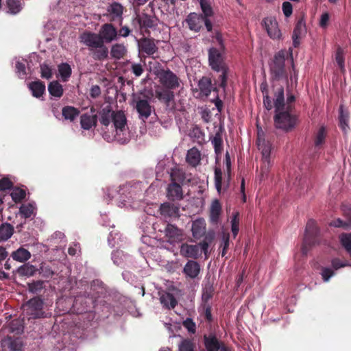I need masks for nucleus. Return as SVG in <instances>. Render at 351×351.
<instances>
[{
  "label": "nucleus",
  "mask_w": 351,
  "mask_h": 351,
  "mask_svg": "<svg viewBox=\"0 0 351 351\" xmlns=\"http://www.w3.org/2000/svg\"><path fill=\"white\" fill-rule=\"evenodd\" d=\"M99 115V122L104 127L102 128L103 130L108 128L111 122L113 123L111 126L112 135L105 132L103 134L104 139L109 141L114 138L121 144L128 141L127 119L123 111H113L110 106H107L100 110Z\"/></svg>",
  "instance_id": "obj_1"
},
{
  "label": "nucleus",
  "mask_w": 351,
  "mask_h": 351,
  "mask_svg": "<svg viewBox=\"0 0 351 351\" xmlns=\"http://www.w3.org/2000/svg\"><path fill=\"white\" fill-rule=\"evenodd\" d=\"M274 104L275 127L285 132L292 130L298 123V117L291 114L293 108L291 105H288L285 108V90L282 86L274 88Z\"/></svg>",
  "instance_id": "obj_2"
},
{
  "label": "nucleus",
  "mask_w": 351,
  "mask_h": 351,
  "mask_svg": "<svg viewBox=\"0 0 351 351\" xmlns=\"http://www.w3.org/2000/svg\"><path fill=\"white\" fill-rule=\"evenodd\" d=\"M81 42L88 47L90 55L93 60L103 61L108 57L109 51L105 43L96 36L93 38L82 34L80 36Z\"/></svg>",
  "instance_id": "obj_3"
},
{
  "label": "nucleus",
  "mask_w": 351,
  "mask_h": 351,
  "mask_svg": "<svg viewBox=\"0 0 351 351\" xmlns=\"http://www.w3.org/2000/svg\"><path fill=\"white\" fill-rule=\"evenodd\" d=\"M287 57L288 55L285 50H280L276 53L269 62V71L274 80H285L288 86V73L285 66Z\"/></svg>",
  "instance_id": "obj_4"
},
{
  "label": "nucleus",
  "mask_w": 351,
  "mask_h": 351,
  "mask_svg": "<svg viewBox=\"0 0 351 351\" xmlns=\"http://www.w3.org/2000/svg\"><path fill=\"white\" fill-rule=\"evenodd\" d=\"M208 61L213 70L221 72L219 77L220 80L219 86L224 89L227 85L228 68L224 62L222 53L217 48H210L208 50Z\"/></svg>",
  "instance_id": "obj_5"
},
{
  "label": "nucleus",
  "mask_w": 351,
  "mask_h": 351,
  "mask_svg": "<svg viewBox=\"0 0 351 351\" xmlns=\"http://www.w3.org/2000/svg\"><path fill=\"white\" fill-rule=\"evenodd\" d=\"M319 243V230L315 220L310 219L306 223L305 234L301 247L302 253L306 256L311 247Z\"/></svg>",
  "instance_id": "obj_6"
},
{
  "label": "nucleus",
  "mask_w": 351,
  "mask_h": 351,
  "mask_svg": "<svg viewBox=\"0 0 351 351\" xmlns=\"http://www.w3.org/2000/svg\"><path fill=\"white\" fill-rule=\"evenodd\" d=\"M83 34L92 38H93V36H96L104 43H110L116 40L118 38V30L112 23H109L102 25L98 34L91 32H85Z\"/></svg>",
  "instance_id": "obj_7"
},
{
  "label": "nucleus",
  "mask_w": 351,
  "mask_h": 351,
  "mask_svg": "<svg viewBox=\"0 0 351 351\" xmlns=\"http://www.w3.org/2000/svg\"><path fill=\"white\" fill-rule=\"evenodd\" d=\"M157 75L163 88L176 90L180 86L181 80L169 69H160Z\"/></svg>",
  "instance_id": "obj_8"
},
{
  "label": "nucleus",
  "mask_w": 351,
  "mask_h": 351,
  "mask_svg": "<svg viewBox=\"0 0 351 351\" xmlns=\"http://www.w3.org/2000/svg\"><path fill=\"white\" fill-rule=\"evenodd\" d=\"M186 23L188 25L189 28L195 32L200 31L203 27V24L205 25L208 32H212L213 25L209 19L203 17L202 14H197L195 12L190 13L186 19Z\"/></svg>",
  "instance_id": "obj_9"
},
{
  "label": "nucleus",
  "mask_w": 351,
  "mask_h": 351,
  "mask_svg": "<svg viewBox=\"0 0 351 351\" xmlns=\"http://www.w3.org/2000/svg\"><path fill=\"white\" fill-rule=\"evenodd\" d=\"M43 306V300L40 297H34L27 302L25 304L26 313L32 319L45 317Z\"/></svg>",
  "instance_id": "obj_10"
},
{
  "label": "nucleus",
  "mask_w": 351,
  "mask_h": 351,
  "mask_svg": "<svg viewBox=\"0 0 351 351\" xmlns=\"http://www.w3.org/2000/svg\"><path fill=\"white\" fill-rule=\"evenodd\" d=\"M256 144L263 156L261 171L266 173L270 167L271 144L269 141L261 139L259 133L258 134Z\"/></svg>",
  "instance_id": "obj_11"
},
{
  "label": "nucleus",
  "mask_w": 351,
  "mask_h": 351,
  "mask_svg": "<svg viewBox=\"0 0 351 351\" xmlns=\"http://www.w3.org/2000/svg\"><path fill=\"white\" fill-rule=\"evenodd\" d=\"M261 24L267 31L270 38L273 40L281 38L282 34L275 18L271 16L264 18Z\"/></svg>",
  "instance_id": "obj_12"
},
{
  "label": "nucleus",
  "mask_w": 351,
  "mask_h": 351,
  "mask_svg": "<svg viewBox=\"0 0 351 351\" xmlns=\"http://www.w3.org/2000/svg\"><path fill=\"white\" fill-rule=\"evenodd\" d=\"M0 345L2 351H21L23 346L21 337L10 335L2 339Z\"/></svg>",
  "instance_id": "obj_13"
},
{
  "label": "nucleus",
  "mask_w": 351,
  "mask_h": 351,
  "mask_svg": "<svg viewBox=\"0 0 351 351\" xmlns=\"http://www.w3.org/2000/svg\"><path fill=\"white\" fill-rule=\"evenodd\" d=\"M173 90L170 88H163L156 91V97L158 99L163 102L166 105L167 108L171 110L174 109L175 95Z\"/></svg>",
  "instance_id": "obj_14"
},
{
  "label": "nucleus",
  "mask_w": 351,
  "mask_h": 351,
  "mask_svg": "<svg viewBox=\"0 0 351 351\" xmlns=\"http://www.w3.org/2000/svg\"><path fill=\"white\" fill-rule=\"evenodd\" d=\"M165 233L170 243H180L184 239L183 230L171 223L167 225Z\"/></svg>",
  "instance_id": "obj_15"
},
{
  "label": "nucleus",
  "mask_w": 351,
  "mask_h": 351,
  "mask_svg": "<svg viewBox=\"0 0 351 351\" xmlns=\"http://www.w3.org/2000/svg\"><path fill=\"white\" fill-rule=\"evenodd\" d=\"M134 107L138 113L139 119L143 121L147 119L151 115L152 108L147 99L138 98L136 101Z\"/></svg>",
  "instance_id": "obj_16"
},
{
  "label": "nucleus",
  "mask_w": 351,
  "mask_h": 351,
  "mask_svg": "<svg viewBox=\"0 0 351 351\" xmlns=\"http://www.w3.org/2000/svg\"><path fill=\"white\" fill-rule=\"evenodd\" d=\"M223 343L214 333L204 335V344L206 351H219Z\"/></svg>",
  "instance_id": "obj_17"
},
{
  "label": "nucleus",
  "mask_w": 351,
  "mask_h": 351,
  "mask_svg": "<svg viewBox=\"0 0 351 351\" xmlns=\"http://www.w3.org/2000/svg\"><path fill=\"white\" fill-rule=\"evenodd\" d=\"M167 196L171 201H180L183 199L182 185L176 182H171L167 189Z\"/></svg>",
  "instance_id": "obj_18"
},
{
  "label": "nucleus",
  "mask_w": 351,
  "mask_h": 351,
  "mask_svg": "<svg viewBox=\"0 0 351 351\" xmlns=\"http://www.w3.org/2000/svg\"><path fill=\"white\" fill-rule=\"evenodd\" d=\"M107 12L110 21H119L120 23H122L123 7L119 3H111L108 6Z\"/></svg>",
  "instance_id": "obj_19"
},
{
  "label": "nucleus",
  "mask_w": 351,
  "mask_h": 351,
  "mask_svg": "<svg viewBox=\"0 0 351 351\" xmlns=\"http://www.w3.org/2000/svg\"><path fill=\"white\" fill-rule=\"evenodd\" d=\"M138 46L140 51L142 53H146L147 56L153 55L158 49L155 43L154 39L149 38H141Z\"/></svg>",
  "instance_id": "obj_20"
},
{
  "label": "nucleus",
  "mask_w": 351,
  "mask_h": 351,
  "mask_svg": "<svg viewBox=\"0 0 351 351\" xmlns=\"http://www.w3.org/2000/svg\"><path fill=\"white\" fill-rule=\"evenodd\" d=\"M180 255L185 258L197 259L199 256V246L197 245H189L182 243L180 248Z\"/></svg>",
  "instance_id": "obj_21"
},
{
  "label": "nucleus",
  "mask_w": 351,
  "mask_h": 351,
  "mask_svg": "<svg viewBox=\"0 0 351 351\" xmlns=\"http://www.w3.org/2000/svg\"><path fill=\"white\" fill-rule=\"evenodd\" d=\"M160 213L164 217H178L180 208L170 202H165L160 205Z\"/></svg>",
  "instance_id": "obj_22"
},
{
  "label": "nucleus",
  "mask_w": 351,
  "mask_h": 351,
  "mask_svg": "<svg viewBox=\"0 0 351 351\" xmlns=\"http://www.w3.org/2000/svg\"><path fill=\"white\" fill-rule=\"evenodd\" d=\"M200 272L199 264L192 260L187 261L183 269V273L191 278H195Z\"/></svg>",
  "instance_id": "obj_23"
},
{
  "label": "nucleus",
  "mask_w": 351,
  "mask_h": 351,
  "mask_svg": "<svg viewBox=\"0 0 351 351\" xmlns=\"http://www.w3.org/2000/svg\"><path fill=\"white\" fill-rule=\"evenodd\" d=\"M137 21L141 29L154 28L158 25L157 18L147 14H143L142 16H138Z\"/></svg>",
  "instance_id": "obj_24"
},
{
  "label": "nucleus",
  "mask_w": 351,
  "mask_h": 351,
  "mask_svg": "<svg viewBox=\"0 0 351 351\" xmlns=\"http://www.w3.org/2000/svg\"><path fill=\"white\" fill-rule=\"evenodd\" d=\"M171 182H176L180 185H184L190 183L191 180L186 178V173L180 169H173L170 173Z\"/></svg>",
  "instance_id": "obj_25"
},
{
  "label": "nucleus",
  "mask_w": 351,
  "mask_h": 351,
  "mask_svg": "<svg viewBox=\"0 0 351 351\" xmlns=\"http://www.w3.org/2000/svg\"><path fill=\"white\" fill-rule=\"evenodd\" d=\"M192 234L194 238L200 239L206 233V223L204 219H199L193 221L192 224Z\"/></svg>",
  "instance_id": "obj_26"
},
{
  "label": "nucleus",
  "mask_w": 351,
  "mask_h": 351,
  "mask_svg": "<svg viewBox=\"0 0 351 351\" xmlns=\"http://www.w3.org/2000/svg\"><path fill=\"white\" fill-rule=\"evenodd\" d=\"M38 269L39 275L45 279L52 278L56 274V271L50 263L42 262Z\"/></svg>",
  "instance_id": "obj_27"
},
{
  "label": "nucleus",
  "mask_w": 351,
  "mask_h": 351,
  "mask_svg": "<svg viewBox=\"0 0 351 351\" xmlns=\"http://www.w3.org/2000/svg\"><path fill=\"white\" fill-rule=\"evenodd\" d=\"M97 123V116L96 114L90 115L83 114L80 117L81 127L86 130H90L93 126L95 127Z\"/></svg>",
  "instance_id": "obj_28"
},
{
  "label": "nucleus",
  "mask_w": 351,
  "mask_h": 351,
  "mask_svg": "<svg viewBox=\"0 0 351 351\" xmlns=\"http://www.w3.org/2000/svg\"><path fill=\"white\" fill-rule=\"evenodd\" d=\"M24 2L23 0H6L5 8L8 9L7 12L15 15L19 14L23 9Z\"/></svg>",
  "instance_id": "obj_29"
},
{
  "label": "nucleus",
  "mask_w": 351,
  "mask_h": 351,
  "mask_svg": "<svg viewBox=\"0 0 351 351\" xmlns=\"http://www.w3.org/2000/svg\"><path fill=\"white\" fill-rule=\"evenodd\" d=\"M198 88L202 95L208 97L213 89L210 78L207 77H202L198 82Z\"/></svg>",
  "instance_id": "obj_30"
},
{
  "label": "nucleus",
  "mask_w": 351,
  "mask_h": 351,
  "mask_svg": "<svg viewBox=\"0 0 351 351\" xmlns=\"http://www.w3.org/2000/svg\"><path fill=\"white\" fill-rule=\"evenodd\" d=\"M28 87L32 95L36 98L40 97L45 92V84L40 80L30 82Z\"/></svg>",
  "instance_id": "obj_31"
},
{
  "label": "nucleus",
  "mask_w": 351,
  "mask_h": 351,
  "mask_svg": "<svg viewBox=\"0 0 351 351\" xmlns=\"http://www.w3.org/2000/svg\"><path fill=\"white\" fill-rule=\"evenodd\" d=\"M200 152L196 147L190 149L186 154V160L192 167H196L200 162Z\"/></svg>",
  "instance_id": "obj_32"
},
{
  "label": "nucleus",
  "mask_w": 351,
  "mask_h": 351,
  "mask_svg": "<svg viewBox=\"0 0 351 351\" xmlns=\"http://www.w3.org/2000/svg\"><path fill=\"white\" fill-rule=\"evenodd\" d=\"M12 258L16 261L23 263L29 260L31 257V253L23 247L14 251L11 254Z\"/></svg>",
  "instance_id": "obj_33"
},
{
  "label": "nucleus",
  "mask_w": 351,
  "mask_h": 351,
  "mask_svg": "<svg viewBox=\"0 0 351 351\" xmlns=\"http://www.w3.org/2000/svg\"><path fill=\"white\" fill-rule=\"evenodd\" d=\"M127 53V49L123 44L117 43L112 46L110 54L112 58L120 60L123 58Z\"/></svg>",
  "instance_id": "obj_34"
},
{
  "label": "nucleus",
  "mask_w": 351,
  "mask_h": 351,
  "mask_svg": "<svg viewBox=\"0 0 351 351\" xmlns=\"http://www.w3.org/2000/svg\"><path fill=\"white\" fill-rule=\"evenodd\" d=\"M80 113V111L77 108L71 106H66L62 109V117L70 121H73Z\"/></svg>",
  "instance_id": "obj_35"
},
{
  "label": "nucleus",
  "mask_w": 351,
  "mask_h": 351,
  "mask_svg": "<svg viewBox=\"0 0 351 351\" xmlns=\"http://www.w3.org/2000/svg\"><path fill=\"white\" fill-rule=\"evenodd\" d=\"M221 213V206L218 199H215L211 204L210 218L213 223H217Z\"/></svg>",
  "instance_id": "obj_36"
},
{
  "label": "nucleus",
  "mask_w": 351,
  "mask_h": 351,
  "mask_svg": "<svg viewBox=\"0 0 351 351\" xmlns=\"http://www.w3.org/2000/svg\"><path fill=\"white\" fill-rule=\"evenodd\" d=\"M160 300L164 307L168 309L174 308L178 304V302L173 294L170 293H163Z\"/></svg>",
  "instance_id": "obj_37"
},
{
  "label": "nucleus",
  "mask_w": 351,
  "mask_h": 351,
  "mask_svg": "<svg viewBox=\"0 0 351 351\" xmlns=\"http://www.w3.org/2000/svg\"><path fill=\"white\" fill-rule=\"evenodd\" d=\"M14 233V227L9 223H3L0 225V239L7 241Z\"/></svg>",
  "instance_id": "obj_38"
},
{
  "label": "nucleus",
  "mask_w": 351,
  "mask_h": 351,
  "mask_svg": "<svg viewBox=\"0 0 351 351\" xmlns=\"http://www.w3.org/2000/svg\"><path fill=\"white\" fill-rule=\"evenodd\" d=\"M48 91L51 95L58 98L61 97L64 93L62 86L58 81H53L49 84Z\"/></svg>",
  "instance_id": "obj_39"
},
{
  "label": "nucleus",
  "mask_w": 351,
  "mask_h": 351,
  "mask_svg": "<svg viewBox=\"0 0 351 351\" xmlns=\"http://www.w3.org/2000/svg\"><path fill=\"white\" fill-rule=\"evenodd\" d=\"M36 206L34 203L23 204L19 208L20 215L24 218H29L32 215H35Z\"/></svg>",
  "instance_id": "obj_40"
},
{
  "label": "nucleus",
  "mask_w": 351,
  "mask_h": 351,
  "mask_svg": "<svg viewBox=\"0 0 351 351\" xmlns=\"http://www.w3.org/2000/svg\"><path fill=\"white\" fill-rule=\"evenodd\" d=\"M348 112L344 111L343 106H340L339 110V125L344 132H346L348 128Z\"/></svg>",
  "instance_id": "obj_41"
},
{
  "label": "nucleus",
  "mask_w": 351,
  "mask_h": 351,
  "mask_svg": "<svg viewBox=\"0 0 351 351\" xmlns=\"http://www.w3.org/2000/svg\"><path fill=\"white\" fill-rule=\"evenodd\" d=\"M58 72L63 82H67L71 75L72 70L68 63H61L58 65Z\"/></svg>",
  "instance_id": "obj_42"
},
{
  "label": "nucleus",
  "mask_w": 351,
  "mask_h": 351,
  "mask_svg": "<svg viewBox=\"0 0 351 351\" xmlns=\"http://www.w3.org/2000/svg\"><path fill=\"white\" fill-rule=\"evenodd\" d=\"M38 267L30 264H26L20 267L19 271L21 274L27 276H34L38 273Z\"/></svg>",
  "instance_id": "obj_43"
},
{
  "label": "nucleus",
  "mask_w": 351,
  "mask_h": 351,
  "mask_svg": "<svg viewBox=\"0 0 351 351\" xmlns=\"http://www.w3.org/2000/svg\"><path fill=\"white\" fill-rule=\"evenodd\" d=\"M179 351H195V343L193 339H184L178 345Z\"/></svg>",
  "instance_id": "obj_44"
},
{
  "label": "nucleus",
  "mask_w": 351,
  "mask_h": 351,
  "mask_svg": "<svg viewBox=\"0 0 351 351\" xmlns=\"http://www.w3.org/2000/svg\"><path fill=\"white\" fill-rule=\"evenodd\" d=\"M341 244L346 249L351 257V234L342 233L339 236Z\"/></svg>",
  "instance_id": "obj_45"
},
{
  "label": "nucleus",
  "mask_w": 351,
  "mask_h": 351,
  "mask_svg": "<svg viewBox=\"0 0 351 351\" xmlns=\"http://www.w3.org/2000/svg\"><path fill=\"white\" fill-rule=\"evenodd\" d=\"M200 7L203 12V17L208 19L213 15V10L208 0H200Z\"/></svg>",
  "instance_id": "obj_46"
},
{
  "label": "nucleus",
  "mask_w": 351,
  "mask_h": 351,
  "mask_svg": "<svg viewBox=\"0 0 351 351\" xmlns=\"http://www.w3.org/2000/svg\"><path fill=\"white\" fill-rule=\"evenodd\" d=\"M230 245V234L226 232H223L221 235V243L220 247H222L221 256L224 257Z\"/></svg>",
  "instance_id": "obj_47"
},
{
  "label": "nucleus",
  "mask_w": 351,
  "mask_h": 351,
  "mask_svg": "<svg viewBox=\"0 0 351 351\" xmlns=\"http://www.w3.org/2000/svg\"><path fill=\"white\" fill-rule=\"evenodd\" d=\"M10 195L13 201L15 203H18L25 198L26 192L24 189L16 187L13 189Z\"/></svg>",
  "instance_id": "obj_48"
},
{
  "label": "nucleus",
  "mask_w": 351,
  "mask_h": 351,
  "mask_svg": "<svg viewBox=\"0 0 351 351\" xmlns=\"http://www.w3.org/2000/svg\"><path fill=\"white\" fill-rule=\"evenodd\" d=\"M231 230L234 237L235 238L239 231V213L235 212L233 213L231 219Z\"/></svg>",
  "instance_id": "obj_49"
},
{
  "label": "nucleus",
  "mask_w": 351,
  "mask_h": 351,
  "mask_svg": "<svg viewBox=\"0 0 351 351\" xmlns=\"http://www.w3.org/2000/svg\"><path fill=\"white\" fill-rule=\"evenodd\" d=\"M45 288L44 281L36 280L31 283H28V290L33 293H38Z\"/></svg>",
  "instance_id": "obj_50"
},
{
  "label": "nucleus",
  "mask_w": 351,
  "mask_h": 351,
  "mask_svg": "<svg viewBox=\"0 0 351 351\" xmlns=\"http://www.w3.org/2000/svg\"><path fill=\"white\" fill-rule=\"evenodd\" d=\"M190 136L193 138L194 141L201 143L204 141V134L199 128L195 127L190 132Z\"/></svg>",
  "instance_id": "obj_51"
},
{
  "label": "nucleus",
  "mask_w": 351,
  "mask_h": 351,
  "mask_svg": "<svg viewBox=\"0 0 351 351\" xmlns=\"http://www.w3.org/2000/svg\"><path fill=\"white\" fill-rule=\"evenodd\" d=\"M261 89L263 94V105L267 110H270L274 106V104L272 103L271 97L268 95V90L266 86L263 87V86H261Z\"/></svg>",
  "instance_id": "obj_52"
},
{
  "label": "nucleus",
  "mask_w": 351,
  "mask_h": 351,
  "mask_svg": "<svg viewBox=\"0 0 351 351\" xmlns=\"http://www.w3.org/2000/svg\"><path fill=\"white\" fill-rule=\"evenodd\" d=\"M212 144L213 145L215 152L216 154H221L223 149V141L221 136L219 133H217L212 140Z\"/></svg>",
  "instance_id": "obj_53"
},
{
  "label": "nucleus",
  "mask_w": 351,
  "mask_h": 351,
  "mask_svg": "<svg viewBox=\"0 0 351 351\" xmlns=\"http://www.w3.org/2000/svg\"><path fill=\"white\" fill-rule=\"evenodd\" d=\"M330 226H333L335 228H342L345 230L351 229V224L347 220L343 221L340 218L335 219L330 223Z\"/></svg>",
  "instance_id": "obj_54"
},
{
  "label": "nucleus",
  "mask_w": 351,
  "mask_h": 351,
  "mask_svg": "<svg viewBox=\"0 0 351 351\" xmlns=\"http://www.w3.org/2000/svg\"><path fill=\"white\" fill-rule=\"evenodd\" d=\"M40 76L47 80L51 79L53 76L51 68L45 62L40 64Z\"/></svg>",
  "instance_id": "obj_55"
},
{
  "label": "nucleus",
  "mask_w": 351,
  "mask_h": 351,
  "mask_svg": "<svg viewBox=\"0 0 351 351\" xmlns=\"http://www.w3.org/2000/svg\"><path fill=\"white\" fill-rule=\"evenodd\" d=\"M326 136V132L325 128L324 126L320 127L315 136V146H319L322 145L325 141Z\"/></svg>",
  "instance_id": "obj_56"
},
{
  "label": "nucleus",
  "mask_w": 351,
  "mask_h": 351,
  "mask_svg": "<svg viewBox=\"0 0 351 351\" xmlns=\"http://www.w3.org/2000/svg\"><path fill=\"white\" fill-rule=\"evenodd\" d=\"M335 60L340 68V69H344V56H343V49L338 46L335 53Z\"/></svg>",
  "instance_id": "obj_57"
},
{
  "label": "nucleus",
  "mask_w": 351,
  "mask_h": 351,
  "mask_svg": "<svg viewBox=\"0 0 351 351\" xmlns=\"http://www.w3.org/2000/svg\"><path fill=\"white\" fill-rule=\"evenodd\" d=\"M182 325L189 333L195 334L196 332V324L191 318L187 317L183 321Z\"/></svg>",
  "instance_id": "obj_58"
},
{
  "label": "nucleus",
  "mask_w": 351,
  "mask_h": 351,
  "mask_svg": "<svg viewBox=\"0 0 351 351\" xmlns=\"http://www.w3.org/2000/svg\"><path fill=\"white\" fill-rule=\"evenodd\" d=\"M214 294V289L212 286H209L208 287H206L202 293V301L206 304L207 303L213 296Z\"/></svg>",
  "instance_id": "obj_59"
},
{
  "label": "nucleus",
  "mask_w": 351,
  "mask_h": 351,
  "mask_svg": "<svg viewBox=\"0 0 351 351\" xmlns=\"http://www.w3.org/2000/svg\"><path fill=\"white\" fill-rule=\"evenodd\" d=\"M222 172L219 168L215 170V184L217 190L219 192L221 189Z\"/></svg>",
  "instance_id": "obj_60"
},
{
  "label": "nucleus",
  "mask_w": 351,
  "mask_h": 351,
  "mask_svg": "<svg viewBox=\"0 0 351 351\" xmlns=\"http://www.w3.org/2000/svg\"><path fill=\"white\" fill-rule=\"evenodd\" d=\"M335 274L332 269L328 267H322L321 275L324 282H328L329 279Z\"/></svg>",
  "instance_id": "obj_61"
},
{
  "label": "nucleus",
  "mask_w": 351,
  "mask_h": 351,
  "mask_svg": "<svg viewBox=\"0 0 351 351\" xmlns=\"http://www.w3.org/2000/svg\"><path fill=\"white\" fill-rule=\"evenodd\" d=\"M13 186L12 182L8 178H3L0 180V190L5 191L12 189Z\"/></svg>",
  "instance_id": "obj_62"
},
{
  "label": "nucleus",
  "mask_w": 351,
  "mask_h": 351,
  "mask_svg": "<svg viewBox=\"0 0 351 351\" xmlns=\"http://www.w3.org/2000/svg\"><path fill=\"white\" fill-rule=\"evenodd\" d=\"M282 9L283 14L286 17H289L293 13L292 4L289 1H285L282 3Z\"/></svg>",
  "instance_id": "obj_63"
},
{
  "label": "nucleus",
  "mask_w": 351,
  "mask_h": 351,
  "mask_svg": "<svg viewBox=\"0 0 351 351\" xmlns=\"http://www.w3.org/2000/svg\"><path fill=\"white\" fill-rule=\"evenodd\" d=\"M343 215L351 224V205H343L341 208Z\"/></svg>",
  "instance_id": "obj_64"
}]
</instances>
